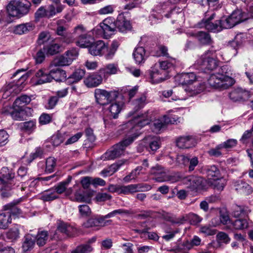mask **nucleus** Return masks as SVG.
I'll use <instances>...</instances> for the list:
<instances>
[{
    "label": "nucleus",
    "instance_id": "1",
    "mask_svg": "<svg viewBox=\"0 0 253 253\" xmlns=\"http://www.w3.org/2000/svg\"><path fill=\"white\" fill-rule=\"evenodd\" d=\"M231 68L228 65L222 66L218 72L211 75L208 80L209 86L214 88H226L234 84Z\"/></svg>",
    "mask_w": 253,
    "mask_h": 253
},
{
    "label": "nucleus",
    "instance_id": "2",
    "mask_svg": "<svg viewBox=\"0 0 253 253\" xmlns=\"http://www.w3.org/2000/svg\"><path fill=\"white\" fill-rule=\"evenodd\" d=\"M139 134V132L134 133L132 136L114 145L102 156V159L114 160L124 155L126 148L131 144Z\"/></svg>",
    "mask_w": 253,
    "mask_h": 253
},
{
    "label": "nucleus",
    "instance_id": "3",
    "mask_svg": "<svg viewBox=\"0 0 253 253\" xmlns=\"http://www.w3.org/2000/svg\"><path fill=\"white\" fill-rule=\"evenodd\" d=\"M173 63L168 61H164L156 64L150 71L151 82L159 84L169 78L167 70L172 68Z\"/></svg>",
    "mask_w": 253,
    "mask_h": 253
},
{
    "label": "nucleus",
    "instance_id": "4",
    "mask_svg": "<svg viewBox=\"0 0 253 253\" xmlns=\"http://www.w3.org/2000/svg\"><path fill=\"white\" fill-rule=\"evenodd\" d=\"M31 3L27 0H12L7 6L9 15L21 17L27 14L30 10Z\"/></svg>",
    "mask_w": 253,
    "mask_h": 253
},
{
    "label": "nucleus",
    "instance_id": "5",
    "mask_svg": "<svg viewBox=\"0 0 253 253\" xmlns=\"http://www.w3.org/2000/svg\"><path fill=\"white\" fill-rule=\"evenodd\" d=\"M19 179L14 177V173H12L6 167H3L0 171V185L2 186L1 194L3 197H7L4 191L14 189L18 187L17 182Z\"/></svg>",
    "mask_w": 253,
    "mask_h": 253
},
{
    "label": "nucleus",
    "instance_id": "6",
    "mask_svg": "<svg viewBox=\"0 0 253 253\" xmlns=\"http://www.w3.org/2000/svg\"><path fill=\"white\" fill-rule=\"evenodd\" d=\"M19 202L10 203L3 206V211L0 213V229H6L12 222L11 216L20 213V210L16 206Z\"/></svg>",
    "mask_w": 253,
    "mask_h": 253
},
{
    "label": "nucleus",
    "instance_id": "7",
    "mask_svg": "<svg viewBox=\"0 0 253 253\" xmlns=\"http://www.w3.org/2000/svg\"><path fill=\"white\" fill-rule=\"evenodd\" d=\"M116 30L115 20L111 17L104 20L98 26L96 27L92 30V33H95V37H103L108 39L112 35Z\"/></svg>",
    "mask_w": 253,
    "mask_h": 253
},
{
    "label": "nucleus",
    "instance_id": "8",
    "mask_svg": "<svg viewBox=\"0 0 253 253\" xmlns=\"http://www.w3.org/2000/svg\"><path fill=\"white\" fill-rule=\"evenodd\" d=\"M212 50H208L197 60L195 66L205 68L207 70L212 71L218 66V61L214 57Z\"/></svg>",
    "mask_w": 253,
    "mask_h": 253
},
{
    "label": "nucleus",
    "instance_id": "9",
    "mask_svg": "<svg viewBox=\"0 0 253 253\" xmlns=\"http://www.w3.org/2000/svg\"><path fill=\"white\" fill-rule=\"evenodd\" d=\"M74 33L79 35L77 38L76 43L81 47H89L94 38L95 33L92 32L85 33V29L82 25H78L74 29Z\"/></svg>",
    "mask_w": 253,
    "mask_h": 253
},
{
    "label": "nucleus",
    "instance_id": "10",
    "mask_svg": "<svg viewBox=\"0 0 253 253\" xmlns=\"http://www.w3.org/2000/svg\"><path fill=\"white\" fill-rule=\"evenodd\" d=\"M247 17L242 13V11L237 9L234 11L228 17H223L221 20L222 29H230L238 23L246 20Z\"/></svg>",
    "mask_w": 253,
    "mask_h": 253
},
{
    "label": "nucleus",
    "instance_id": "11",
    "mask_svg": "<svg viewBox=\"0 0 253 253\" xmlns=\"http://www.w3.org/2000/svg\"><path fill=\"white\" fill-rule=\"evenodd\" d=\"M94 96L96 102L101 105H106L109 104L118 96V93L115 91H108L105 89L96 88L94 90Z\"/></svg>",
    "mask_w": 253,
    "mask_h": 253
},
{
    "label": "nucleus",
    "instance_id": "12",
    "mask_svg": "<svg viewBox=\"0 0 253 253\" xmlns=\"http://www.w3.org/2000/svg\"><path fill=\"white\" fill-rule=\"evenodd\" d=\"M183 183L192 191H198L203 190L206 186V181L202 177L196 175H189L184 177Z\"/></svg>",
    "mask_w": 253,
    "mask_h": 253
},
{
    "label": "nucleus",
    "instance_id": "13",
    "mask_svg": "<svg viewBox=\"0 0 253 253\" xmlns=\"http://www.w3.org/2000/svg\"><path fill=\"white\" fill-rule=\"evenodd\" d=\"M150 120L151 117L148 115V113L146 112L144 114H142L134 116L133 120L129 121L126 124V126H130L132 125H134V126L131 128L130 130L131 132L133 133L135 131H137L139 128H140L144 126L149 124Z\"/></svg>",
    "mask_w": 253,
    "mask_h": 253
},
{
    "label": "nucleus",
    "instance_id": "14",
    "mask_svg": "<svg viewBox=\"0 0 253 253\" xmlns=\"http://www.w3.org/2000/svg\"><path fill=\"white\" fill-rule=\"evenodd\" d=\"M152 187L147 184H134L128 185H121V194L128 195L138 191H147Z\"/></svg>",
    "mask_w": 253,
    "mask_h": 253
},
{
    "label": "nucleus",
    "instance_id": "15",
    "mask_svg": "<svg viewBox=\"0 0 253 253\" xmlns=\"http://www.w3.org/2000/svg\"><path fill=\"white\" fill-rule=\"evenodd\" d=\"M214 17L215 14L213 13L209 17H206L205 19H203L202 21L203 26L210 31L218 32L222 30L221 21L216 20L213 23L212 20L214 19Z\"/></svg>",
    "mask_w": 253,
    "mask_h": 253
},
{
    "label": "nucleus",
    "instance_id": "16",
    "mask_svg": "<svg viewBox=\"0 0 253 253\" xmlns=\"http://www.w3.org/2000/svg\"><path fill=\"white\" fill-rule=\"evenodd\" d=\"M207 88V85L206 83L200 82L197 78L191 85L184 87V90L188 92L190 95H194L201 93Z\"/></svg>",
    "mask_w": 253,
    "mask_h": 253
},
{
    "label": "nucleus",
    "instance_id": "17",
    "mask_svg": "<svg viewBox=\"0 0 253 253\" xmlns=\"http://www.w3.org/2000/svg\"><path fill=\"white\" fill-rule=\"evenodd\" d=\"M103 79L98 71L87 76L84 80V83L88 87H96L102 83Z\"/></svg>",
    "mask_w": 253,
    "mask_h": 253
},
{
    "label": "nucleus",
    "instance_id": "18",
    "mask_svg": "<svg viewBox=\"0 0 253 253\" xmlns=\"http://www.w3.org/2000/svg\"><path fill=\"white\" fill-rule=\"evenodd\" d=\"M107 50V44L103 41L100 40L92 42L88 48L89 53L94 56L103 55Z\"/></svg>",
    "mask_w": 253,
    "mask_h": 253
},
{
    "label": "nucleus",
    "instance_id": "19",
    "mask_svg": "<svg viewBox=\"0 0 253 253\" xmlns=\"http://www.w3.org/2000/svg\"><path fill=\"white\" fill-rule=\"evenodd\" d=\"M115 24L116 29L117 28L122 33H126L130 30L131 28L130 22L127 20L122 14H120L118 16L116 21L115 20Z\"/></svg>",
    "mask_w": 253,
    "mask_h": 253
},
{
    "label": "nucleus",
    "instance_id": "20",
    "mask_svg": "<svg viewBox=\"0 0 253 253\" xmlns=\"http://www.w3.org/2000/svg\"><path fill=\"white\" fill-rule=\"evenodd\" d=\"M110 220L104 221V218L101 216L98 217H91L83 224V226L85 228L98 227L104 226L110 222Z\"/></svg>",
    "mask_w": 253,
    "mask_h": 253
},
{
    "label": "nucleus",
    "instance_id": "21",
    "mask_svg": "<svg viewBox=\"0 0 253 253\" xmlns=\"http://www.w3.org/2000/svg\"><path fill=\"white\" fill-rule=\"evenodd\" d=\"M36 84H42L51 82L50 72H45V69H40L35 74L34 77Z\"/></svg>",
    "mask_w": 253,
    "mask_h": 253
},
{
    "label": "nucleus",
    "instance_id": "22",
    "mask_svg": "<svg viewBox=\"0 0 253 253\" xmlns=\"http://www.w3.org/2000/svg\"><path fill=\"white\" fill-rule=\"evenodd\" d=\"M119 71V68L117 64L110 63L100 68L99 70V73L102 75L104 79H106L112 75L118 74Z\"/></svg>",
    "mask_w": 253,
    "mask_h": 253
},
{
    "label": "nucleus",
    "instance_id": "23",
    "mask_svg": "<svg viewBox=\"0 0 253 253\" xmlns=\"http://www.w3.org/2000/svg\"><path fill=\"white\" fill-rule=\"evenodd\" d=\"M196 142L195 139L190 136H181L176 140V145L182 149H188L195 146Z\"/></svg>",
    "mask_w": 253,
    "mask_h": 253
},
{
    "label": "nucleus",
    "instance_id": "24",
    "mask_svg": "<svg viewBox=\"0 0 253 253\" xmlns=\"http://www.w3.org/2000/svg\"><path fill=\"white\" fill-rule=\"evenodd\" d=\"M108 104H109V106L107 109L111 113V116L114 119L117 118L119 114L121 112L124 106V101L122 100H116L114 102L111 101Z\"/></svg>",
    "mask_w": 253,
    "mask_h": 253
},
{
    "label": "nucleus",
    "instance_id": "25",
    "mask_svg": "<svg viewBox=\"0 0 253 253\" xmlns=\"http://www.w3.org/2000/svg\"><path fill=\"white\" fill-rule=\"evenodd\" d=\"M151 173L155 176V180L157 182H162L169 180L165 170L160 166L153 168L151 170Z\"/></svg>",
    "mask_w": 253,
    "mask_h": 253
},
{
    "label": "nucleus",
    "instance_id": "26",
    "mask_svg": "<svg viewBox=\"0 0 253 253\" xmlns=\"http://www.w3.org/2000/svg\"><path fill=\"white\" fill-rule=\"evenodd\" d=\"M29 108H21L13 106V111L10 112V114L13 119L17 121H21L26 118L27 116L26 112L30 111Z\"/></svg>",
    "mask_w": 253,
    "mask_h": 253
},
{
    "label": "nucleus",
    "instance_id": "27",
    "mask_svg": "<svg viewBox=\"0 0 253 253\" xmlns=\"http://www.w3.org/2000/svg\"><path fill=\"white\" fill-rule=\"evenodd\" d=\"M71 177H69L67 180L59 183L57 185L54 187V189L55 190L57 195L65 192L66 196H70L73 193L72 188H67V187L71 181Z\"/></svg>",
    "mask_w": 253,
    "mask_h": 253
},
{
    "label": "nucleus",
    "instance_id": "28",
    "mask_svg": "<svg viewBox=\"0 0 253 253\" xmlns=\"http://www.w3.org/2000/svg\"><path fill=\"white\" fill-rule=\"evenodd\" d=\"M61 45L56 43L55 41H51L46 44H45L43 47V50L46 55H54L61 51Z\"/></svg>",
    "mask_w": 253,
    "mask_h": 253
},
{
    "label": "nucleus",
    "instance_id": "29",
    "mask_svg": "<svg viewBox=\"0 0 253 253\" xmlns=\"http://www.w3.org/2000/svg\"><path fill=\"white\" fill-rule=\"evenodd\" d=\"M62 20L57 21L58 27L56 30V33L58 35L62 37V41L63 42L69 43L73 42L74 38L71 35L66 33V29L62 26H60Z\"/></svg>",
    "mask_w": 253,
    "mask_h": 253
},
{
    "label": "nucleus",
    "instance_id": "30",
    "mask_svg": "<svg viewBox=\"0 0 253 253\" xmlns=\"http://www.w3.org/2000/svg\"><path fill=\"white\" fill-rule=\"evenodd\" d=\"M235 189L238 192L246 195L251 194L253 192V188L247 183L242 180H238L235 183Z\"/></svg>",
    "mask_w": 253,
    "mask_h": 253
},
{
    "label": "nucleus",
    "instance_id": "31",
    "mask_svg": "<svg viewBox=\"0 0 253 253\" xmlns=\"http://www.w3.org/2000/svg\"><path fill=\"white\" fill-rule=\"evenodd\" d=\"M73 192L74 191V197L71 198V199L73 201L78 202H86V198L83 194V191L80 186L79 184H75L73 187Z\"/></svg>",
    "mask_w": 253,
    "mask_h": 253
},
{
    "label": "nucleus",
    "instance_id": "32",
    "mask_svg": "<svg viewBox=\"0 0 253 253\" xmlns=\"http://www.w3.org/2000/svg\"><path fill=\"white\" fill-rule=\"evenodd\" d=\"M191 36L195 37L202 44H210L211 43V37L206 32L200 31L196 33H192Z\"/></svg>",
    "mask_w": 253,
    "mask_h": 253
},
{
    "label": "nucleus",
    "instance_id": "33",
    "mask_svg": "<svg viewBox=\"0 0 253 253\" xmlns=\"http://www.w3.org/2000/svg\"><path fill=\"white\" fill-rule=\"evenodd\" d=\"M186 220H188L191 224L197 225L201 222L202 218L194 213H189L185 216L182 217L179 221H176L175 222L177 223H183V222Z\"/></svg>",
    "mask_w": 253,
    "mask_h": 253
},
{
    "label": "nucleus",
    "instance_id": "34",
    "mask_svg": "<svg viewBox=\"0 0 253 253\" xmlns=\"http://www.w3.org/2000/svg\"><path fill=\"white\" fill-rule=\"evenodd\" d=\"M145 141L149 144V148L152 151L155 152L160 148V139L158 136H148L145 138Z\"/></svg>",
    "mask_w": 253,
    "mask_h": 253
},
{
    "label": "nucleus",
    "instance_id": "35",
    "mask_svg": "<svg viewBox=\"0 0 253 253\" xmlns=\"http://www.w3.org/2000/svg\"><path fill=\"white\" fill-rule=\"evenodd\" d=\"M248 96V92L243 90L241 88H237L232 91L229 94L231 99L234 101L244 99Z\"/></svg>",
    "mask_w": 253,
    "mask_h": 253
},
{
    "label": "nucleus",
    "instance_id": "36",
    "mask_svg": "<svg viewBox=\"0 0 253 253\" xmlns=\"http://www.w3.org/2000/svg\"><path fill=\"white\" fill-rule=\"evenodd\" d=\"M34 28V25L31 23H26L17 25L14 27L13 32L15 34L22 35L26 34L29 31H32Z\"/></svg>",
    "mask_w": 253,
    "mask_h": 253
},
{
    "label": "nucleus",
    "instance_id": "37",
    "mask_svg": "<svg viewBox=\"0 0 253 253\" xmlns=\"http://www.w3.org/2000/svg\"><path fill=\"white\" fill-rule=\"evenodd\" d=\"M51 77V81L54 80L57 82H63L66 79L67 75L65 71L56 69L50 71Z\"/></svg>",
    "mask_w": 253,
    "mask_h": 253
},
{
    "label": "nucleus",
    "instance_id": "38",
    "mask_svg": "<svg viewBox=\"0 0 253 253\" xmlns=\"http://www.w3.org/2000/svg\"><path fill=\"white\" fill-rule=\"evenodd\" d=\"M85 75V71L83 69H78L69 76L67 80V83L73 84L80 81Z\"/></svg>",
    "mask_w": 253,
    "mask_h": 253
},
{
    "label": "nucleus",
    "instance_id": "39",
    "mask_svg": "<svg viewBox=\"0 0 253 253\" xmlns=\"http://www.w3.org/2000/svg\"><path fill=\"white\" fill-rule=\"evenodd\" d=\"M35 237L30 234H27L25 236V240L22 245V249L24 252L33 248L35 243Z\"/></svg>",
    "mask_w": 253,
    "mask_h": 253
},
{
    "label": "nucleus",
    "instance_id": "40",
    "mask_svg": "<svg viewBox=\"0 0 253 253\" xmlns=\"http://www.w3.org/2000/svg\"><path fill=\"white\" fill-rule=\"evenodd\" d=\"M133 56L134 59L137 64L143 62L145 59V50L143 47H137L135 48Z\"/></svg>",
    "mask_w": 253,
    "mask_h": 253
},
{
    "label": "nucleus",
    "instance_id": "41",
    "mask_svg": "<svg viewBox=\"0 0 253 253\" xmlns=\"http://www.w3.org/2000/svg\"><path fill=\"white\" fill-rule=\"evenodd\" d=\"M73 230L72 226L63 221H59L58 223L57 231L65 235L68 236H72Z\"/></svg>",
    "mask_w": 253,
    "mask_h": 253
},
{
    "label": "nucleus",
    "instance_id": "42",
    "mask_svg": "<svg viewBox=\"0 0 253 253\" xmlns=\"http://www.w3.org/2000/svg\"><path fill=\"white\" fill-rule=\"evenodd\" d=\"M7 239L11 241L17 240L20 237V231L18 225H15L6 232Z\"/></svg>",
    "mask_w": 253,
    "mask_h": 253
},
{
    "label": "nucleus",
    "instance_id": "43",
    "mask_svg": "<svg viewBox=\"0 0 253 253\" xmlns=\"http://www.w3.org/2000/svg\"><path fill=\"white\" fill-rule=\"evenodd\" d=\"M123 164V163L119 162L113 164L109 167L103 169L101 174L104 177L108 176L113 174Z\"/></svg>",
    "mask_w": 253,
    "mask_h": 253
},
{
    "label": "nucleus",
    "instance_id": "44",
    "mask_svg": "<svg viewBox=\"0 0 253 253\" xmlns=\"http://www.w3.org/2000/svg\"><path fill=\"white\" fill-rule=\"evenodd\" d=\"M35 238L37 244L39 246H43L46 244L48 239V232L44 230L39 231L36 237Z\"/></svg>",
    "mask_w": 253,
    "mask_h": 253
},
{
    "label": "nucleus",
    "instance_id": "45",
    "mask_svg": "<svg viewBox=\"0 0 253 253\" xmlns=\"http://www.w3.org/2000/svg\"><path fill=\"white\" fill-rule=\"evenodd\" d=\"M207 173L209 178L212 180L220 177V171L215 165L209 167L207 169Z\"/></svg>",
    "mask_w": 253,
    "mask_h": 253
},
{
    "label": "nucleus",
    "instance_id": "46",
    "mask_svg": "<svg viewBox=\"0 0 253 253\" xmlns=\"http://www.w3.org/2000/svg\"><path fill=\"white\" fill-rule=\"evenodd\" d=\"M31 99L30 97L23 95L18 97L13 103V106L25 108V106L29 103Z\"/></svg>",
    "mask_w": 253,
    "mask_h": 253
},
{
    "label": "nucleus",
    "instance_id": "47",
    "mask_svg": "<svg viewBox=\"0 0 253 253\" xmlns=\"http://www.w3.org/2000/svg\"><path fill=\"white\" fill-rule=\"evenodd\" d=\"M162 118L166 125L177 124L178 123H180L182 120L180 118L170 113H168L166 115H164Z\"/></svg>",
    "mask_w": 253,
    "mask_h": 253
},
{
    "label": "nucleus",
    "instance_id": "48",
    "mask_svg": "<svg viewBox=\"0 0 253 253\" xmlns=\"http://www.w3.org/2000/svg\"><path fill=\"white\" fill-rule=\"evenodd\" d=\"M197 79V77L193 72L183 73V85L185 86V87L191 85Z\"/></svg>",
    "mask_w": 253,
    "mask_h": 253
},
{
    "label": "nucleus",
    "instance_id": "49",
    "mask_svg": "<svg viewBox=\"0 0 253 253\" xmlns=\"http://www.w3.org/2000/svg\"><path fill=\"white\" fill-rule=\"evenodd\" d=\"M63 9L64 6L61 4L57 5L56 7L53 5H50L46 9L47 18H51L57 13L61 12Z\"/></svg>",
    "mask_w": 253,
    "mask_h": 253
},
{
    "label": "nucleus",
    "instance_id": "50",
    "mask_svg": "<svg viewBox=\"0 0 253 253\" xmlns=\"http://www.w3.org/2000/svg\"><path fill=\"white\" fill-rule=\"evenodd\" d=\"M148 103L147 96L145 94H142L136 98L133 102L134 109L137 111L144 107Z\"/></svg>",
    "mask_w": 253,
    "mask_h": 253
},
{
    "label": "nucleus",
    "instance_id": "51",
    "mask_svg": "<svg viewBox=\"0 0 253 253\" xmlns=\"http://www.w3.org/2000/svg\"><path fill=\"white\" fill-rule=\"evenodd\" d=\"M211 185L213 186L214 189L221 191L223 190L226 184V180L225 179L221 177H218L211 182Z\"/></svg>",
    "mask_w": 253,
    "mask_h": 253
},
{
    "label": "nucleus",
    "instance_id": "52",
    "mask_svg": "<svg viewBox=\"0 0 253 253\" xmlns=\"http://www.w3.org/2000/svg\"><path fill=\"white\" fill-rule=\"evenodd\" d=\"M58 198L54 189H49L44 192L42 196V199L45 201H50Z\"/></svg>",
    "mask_w": 253,
    "mask_h": 253
},
{
    "label": "nucleus",
    "instance_id": "53",
    "mask_svg": "<svg viewBox=\"0 0 253 253\" xmlns=\"http://www.w3.org/2000/svg\"><path fill=\"white\" fill-rule=\"evenodd\" d=\"M166 124L163 118L157 119L154 121L152 124L151 128L153 132L157 133L165 127Z\"/></svg>",
    "mask_w": 253,
    "mask_h": 253
},
{
    "label": "nucleus",
    "instance_id": "54",
    "mask_svg": "<svg viewBox=\"0 0 253 253\" xmlns=\"http://www.w3.org/2000/svg\"><path fill=\"white\" fill-rule=\"evenodd\" d=\"M93 250L91 245L85 243L78 246L73 251V253H90Z\"/></svg>",
    "mask_w": 253,
    "mask_h": 253
},
{
    "label": "nucleus",
    "instance_id": "55",
    "mask_svg": "<svg viewBox=\"0 0 253 253\" xmlns=\"http://www.w3.org/2000/svg\"><path fill=\"white\" fill-rule=\"evenodd\" d=\"M56 165V160L54 157L48 158L45 162V172L51 173L54 171Z\"/></svg>",
    "mask_w": 253,
    "mask_h": 253
},
{
    "label": "nucleus",
    "instance_id": "56",
    "mask_svg": "<svg viewBox=\"0 0 253 253\" xmlns=\"http://www.w3.org/2000/svg\"><path fill=\"white\" fill-rule=\"evenodd\" d=\"M167 17H170L172 18H176V21L181 22L183 21L184 19V13L182 10L178 12L176 10V9H172L169 14L166 15Z\"/></svg>",
    "mask_w": 253,
    "mask_h": 253
},
{
    "label": "nucleus",
    "instance_id": "57",
    "mask_svg": "<svg viewBox=\"0 0 253 253\" xmlns=\"http://www.w3.org/2000/svg\"><path fill=\"white\" fill-rule=\"evenodd\" d=\"M80 215L81 217L89 216L91 213V211L89 207L87 205H82L78 207Z\"/></svg>",
    "mask_w": 253,
    "mask_h": 253
},
{
    "label": "nucleus",
    "instance_id": "58",
    "mask_svg": "<svg viewBox=\"0 0 253 253\" xmlns=\"http://www.w3.org/2000/svg\"><path fill=\"white\" fill-rule=\"evenodd\" d=\"M142 170L141 167H138L135 169L132 170L129 174L126 176L123 180L125 182H129L131 180L134 179L139 174L140 171Z\"/></svg>",
    "mask_w": 253,
    "mask_h": 253
},
{
    "label": "nucleus",
    "instance_id": "59",
    "mask_svg": "<svg viewBox=\"0 0 253 253\" xmlns=\"http://www.w3.org/2000/svg\"><path fill=\"white\" fill-rule=\"evenodd\" d=\"M234 228L237 230H242L247 228L248 227V222L246 219H236L233 223Z\"/></svg>",
    "mask_w": 253,
    "mask_h": 253
},
{
    "label": "nucleus",
    "instance_id": "60",
    "mask_svg": "<svg viewBox=\"0 0 253 253\" xmlns=\"http://www.w3.org/2000/svg\"><path fill=\"white\" fill-rule=\"evenodd\" d=\"M68 56L65 53L63 55L58 57L56 59V64L60 66H67L71 64L72 63L71 60L68 57Z\"/></svg>",
    "mask_w": 253,
    "mask_h": 253
},
{
    "label": "nucleus",
    "instance_id": "61",
    "mask_svg": "<svg viewBox=\"0 0 253 253\" xmlns=\"http://www.w3.org/2000/svg\"><path fill=\"white\" fill-rule=\"evenodd\" d=\"M223 147L221 144L217 145L215 148L211 149L208 151V154L211 156L218 157L222 155V150Z\"/></svg>",
    "mask_w": 253,
    "mask_h": 253
},
{
    "label": "nucleus",
    "instance_id": "62",
    "mask_svg": "<svg viewBox=\"0 0 253 253\" xmlns=\"http://www.w3.org/2000/svg\"><path fill=\"white\" fill-rule=\"evenodd\" d=\"M216 240L219 244H228L230 242V238L228 235L223 232H220L216 235Z\"/></svg>",
    "mask_w": 253,
    "mask_h": 253
},
{
    "label": "nucleus",
    "instance_id": "63",
    "mask_svg": "<svg viewBox=\"0 0 253 253\" xmlns=\"http://www.w3.org/2000/svg\"><path fill=\"white\" fill-rule=\"evenodd\" d=\"M200 232L206 236H211L215 234V230L208 225L201 227Z\"/></svg>",
    "mask_w": 253,
    "mask_h": 253
},
{
    "label": "nucleus",
    "instance_id": "64",
    "mask_svg": "<svg viewBox=\"0 0 253 253\" xmlns=\"http://www.w3.org/2000/svg\"><path fill=\"white\" fill-rule=\"evenodd\" d=\"M176 249L181 251H188L192 249V245L190 244V241L186 240L182 243H178Z\"/></svg>",
    "mask_w": 253,
    "mask_h": 253
}]
</instances>
